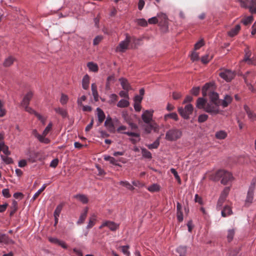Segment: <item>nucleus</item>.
Returning a JSON list of instances; mask_svg holds the SVG:
<instances>
[{
  "mask_svg": "<svg viewBox=\"0 0 256 256\" xmlns=\"http://www.w3.org/2000/svg\"><path fill=\"white\" fill-rule=\"evenodd\" d=\"M210 178L215 181L221 178V183L224 185L230 184L234 179L230 172L224 170H218Z\"/></svg>",
  "mask_w": 256,
  "mask_h": 256,
  "instance_id": "1",
  "label": "nucleus"
},
{
  "mask_svg": "<svg viewBox=\"0 0 256 256\" xmlns=\"http://www.w3.org/2000/svg\"><path fill=\"white\" fill-rule=\"evenodd\" d=\"M214 84L213 83L206 84L202 88V94L203 96L207 94L209 96L210 102H216L220 104V100H218V95L216 92L212 91Z\"/></svg>",
  "mask_w": 256,
  "mask_h": 256,
  "instance_id": "2",
  "label": "nucleus"
},
{
  "mask_svg": "<svg viewBox=\"0 0 256 256\" xmlns=\"http://www.w3.org/2000/svg\"><path fill=\"white\" fill-rule=\"evenodd\" d=\"M220 103L208 102L206 103L204 108V110L212 115H216L220 112Z\"/></svg>",
  "mask_w": 256,
  "mask_h": 256,
  "instance_id": "3",
  "label": "nucleus"
},
{
  "mask_svg": "<svg viewBox=\"0 0 256 256\" xmlns=\"http://www.w3.org/2000/svg\"><path fill=\"white\" fill-rule=\"evenodd\" d=\"M182 136L180 130L172 128L168 130L166 134V139L169 141H174L180 138Z\"/></svg>",
  "mask_w": 256,
  "mask_h": 256,
  "instance_id": "4",
  "label": "nucleus"
},
{
  "mask_svg": "<svg viewBox=\"0 0 256 256\" xmlns=\"http://www.w3.org/2000/svg\"><path fill=\"white\" fill-rule=\"evenodd\" d=\"M178 111L183 118L188 119L193 111V106L192 104H186L184 108H179Z\"/></svg>",
  "mask_w": 256,
  "mask_h": 256,
  "instance_id": "5",
  "label": "nucleus"
},
{
  "mask_svg": "<svg viewBox=\"0 0 256 256\" xmlns=\"http://www.w3.org/2000/svg\"><path fill=\"white\" fill-rule=\"evenodd\" d=\"M240 4L242 7L248 8L252 14H256V0H240Z\"/></svg>",
  "mask_w": 256,
  "mask_h": 256,
  "instance_id": "6",
  "label": "nucleus"
},
{
  "mask_svg": "<svg viewBox=\"0 0 256 256\" xmlns=\"http://www.w3.org/2000/svg\"><path fill=\"white\" fill-rule=\"evenodd\" d=\"M130 42V38L127 36L124 40L120 42L118 46L116 48V51L121 52H125L128 48Z\"/></svg>",
  "mask_w": 256,
  "mask_h": 256,
  "instance_id": "7",
  "label": "nucleus"
},
{
  "mask_svg": "<svg viewBox=\"0 0 256 256\" xmlns=\"http://www.w3.org/2000/svg\"><path fill=\"white\" fill-rule=\"evenodd\" d=\"M106 226L108 227L112 231H116L118 228L119 224L112 221L105 220L102 222V224L99 226V228L102 229Z\"/></svg>",
  "mask_w": 256,
  "mask_h": 256,
  "instance_id": "8",
  "label": "nucleus"
},
{
  "mask_svg": "<svg viewBox=\"0 0 256 256\" xmlns=\"http://www.w3.org/2000/svg\"><path fill=\"white\" fill-rule=\"evenodd\" d=\"M154 112V110L152 109L145 110L143 112L142 114V118L144 123L149 124L152 122Z\"/></svg>",
  "mask_w": 256,
  "mask_h": 256,
  "instance_id": "9",
  "label": "nucleus"
},
{
  "mask_svg": "<svg viewBox=\"0 0 256 256\" xmlns=\"http://www.w3.org/2000/svg\"><path fill=\"white\" fill-rule=\"evenodd\" d=\"M234 75V72L228 70H225L220 73V76L227 82L230 81Z\"/></svg>",
  "mask_w": 256,
  "mask_h": 256,
  "instance_id": "10",
  "label": "nucleus"
},
{
  "mask_svg": "<svg viewBox=\"0 0 256 256\" xmlns=\"http://www.w3.org/2000/svg\"><path fill=\"white\" fill-rule=\"evenodd\" d=\"M159 25L164 27L166 30L168 28V17L166 14L163 13L158 14Z\"/></svg>",
  "mask_w": 256,
  "mask_h": 256,
  "instance_id": "11",
  "label": "nucleus"
},
{
  "mask_svg": "<svg viewBox=\"0 0 256 256\" xmlns=\"http://www.w3.org/2000/svg\"><path fill=\"white\" fill-rule=\"evenodd\" d=\"M254 77V74L252 72H248L244 76L246 83L249 86V89L252 91L254 90V88L250 84L251 80Z\"/></svg>",
  "mask_w": 256,
  "mask_h": 256,
  "instance_id": "12",
  "label": "nucleus"
},
{
  "mask_svg": "<svg viewBox=\"0 0 256 256\" xmlns=\"http://www.w3.org/2000/svg\"><path fill=\"white\" fill-rule=\"evenodd\" d=\"M251 56V52H250L246 50H245V55L244 58V62H246L248 64H254L256 62V56L254 57L253 56L252 58H250V56Z\"/></svg>",
  "mask_w": 256,
  "mask_h": 256,
  "instance_id": "13",
  "label": "nucleus"
},
{
  "mask_svg": "<svg viewBox=\"0 0 256 256\" xmlns=\"http://www.w3.org/2000/svg\"><path fill=\"white\" fill-rule=\"evenodd\" d=\"M33 96V92L31 91L28 92L24 96L20 105L22 106H27L29 104Z\"/></svg>",
  "mask_w": 256,
  "mask_h": 256,
  "instance_id": "14",
  "label": "nucleus"
},
{
  "mask_svg": "<svg viewBox=\"0 0 256 256\" xmlns=\"http://www.w3.org/2000/svg\"><path fill=\"white\" fill-rule=\"evenodd\" d=\"M0 243L5 244H14V242L5 234H0Z\"/></svg>",
  "mask_w": 256,
  "mask_h": 256,
  "instance_id": "15",
  "label": "nucleus"
},
{
  "mask_svg": "<svg viewBox=\"0 0 256 256\" xmlns=\"http://www.w3.org/2000/svg\"><path fill=\"white\" fill-rule=\"evenodd\" d=\"M32 132V134L40 142L44 144H48L50 142V140L48 138H44L43 136L40 134L36 130H33Z\"/></svg>",
  "mask_w": 256,
  "mask_h": 256,
  "instance_id": "16",
  "label": "nucleus"
},
{
  "mask_svg": "<svg viewBox=\"0 0 256 256\" xmlns=\"http://www.w3.org/2000/svg\"><path fill=\"white\" fill-rule=\"evenodd\" d=\"M104 126L108 131L110 132H114L115 131V128L110 118H107L104 122Z\"/></svg>",
  "mask_w": 256,
  "mask_h": 256,
  "instance_id": "17",
  "label": "nucleus"
},
{
  "mask_svg": "<svg viewBox=\"0 0 256 256\" xmlns=\"http://www.w3.org/2000/svg\"><path fill=\"white\" fill-rule=\"evenodd\" d=\"M241 28L240 24H236L234 28L228 32V35L230 37H234L238 34Z\"/></svg>",
  "mask_w": 256,
  "mask_h": 256,
  "instance_id": "18",
  "label": "nucleus"
},
{
  "mask_svg": "<svg viewBox=\"0 0 256 256\" xmlns=\"http://www.w3.org/2000/svg\"><path fill=\"white\" fill-rule=\"evenodd\" d=\"M119 81L120 83V84L122 88L126 91H128L131 89V87L130 85V84L128 82L127 80L124 78H120L119 79Z\"/></svg>",
  "mask_w": 256,
  "mask_h": 256,
  "instance_id": "19",
  "label": "nucleus"
},
{
  "mask_svg": "<svg viewBox=\"0 0 256 256\" xmlns=\"http://www.w3.org/2000/svg\"><path fill=\"white\" fill-rule=\"evenodd\" d=\"M97 220V216L95 214H92L89 218L88 222L86 226V228L89 229L92 228L96 224Z\"/></svg>",
  "mask_w": 256,
  "mask_h": 256,
  "instance_id": "20",
  "label": "nucleus"
},
{
  "mask_svg": "<svg viewBox=\"0 0 256 256\" xmlns=\"http://www.w3.org/2000/svg\"><path fill=\"white\" fill-rule=\"evenodd\" d=\"M254 186H252L248 192L247 196L246 198V202L250 203L252 202L253 200V196H254Z\"/></svg>",
  "mask_w": 256,
  "mask_h": 256,
  "instance_id": "21",
  "label": "nucleus"
},
{
  "mask_svg": "<svg viewBox=\"0 0 256 256\" xmlns=\"http://www.w3.org/2000/svg\"><path fill=\"white\" fill-rule=\"evenodd\" d=\"M88 212V208H85L83 212L80 214V216L76 222L78 224H80L84 222V220L86 218Z\"/></svg>",
  "mask_w": 256,
  "mask_h": 256,
  "instance_id": "22",
  "label": "nucleus"
},
{
  "mask_svg": "<svg viewBox=\"0 0 256 256\" xmlns=\"http://www.w3.org/2000/svg\"><path fill=\"white\" fill-rule=\"evenodd\" d=\"M244 110L248 114L249 119L252 121L254 120L256 118V114L252 111L247 106H244Z\"/></svg>",
  "mask_w": 256,
  "mask_h": 256,
  "instance_id": "23",
  "label": "nucleus"
},
{
  "mask_svg": "<svg viewBox=\"0 0 256 256\" xmlns=\"http://www.w3.org/2000/svg\"><path fill=\"white\" fill-rule=\"evenodd\" d=\"M90 84V76L88 74H86L82 80V86L84 90H87L89 88Z\"/></svg>",
  "mask_w": 256,
  "mask_h": 256,
  "instance_id": "24",
  "label": "nucleus"
},
{
  "mask_svg": "<svg viewBox=\"0 0 256 256\" xmlns=\"http://www.w3.org/2000/svg\"><path fill=\"white\" fill-rule=\"evenodd\" d=\"M87 66L90 72H96L98 71V66L94 62H88L87 64Z\"/></svg>",
  "mask_w": 256,
  "mask_h": 256,
  "instance_id": "25",
  "label": "nucleus"
},
{
  "mask_svg": "<svg viewBox=\"0 0 256 256\" xmlns=\"http://www.w3.org/2000/svg\"><path fill=\"white\" fill-rule=\"evenodd\" d=\"M147 190L151 192H159L160 190V186L157 184H154L147 188Z\"/></svg>",
  "mask_w": 256,
  "mask_h": 256,
  "instance_id": "26",
  "label": "nucleus"
},
{
  "mask_svg": "<svg viewBox=\"0 0 256 256\" xmlns=\"http://www.w3.org/2000/svg\"><path fill=\"white\" fill-rule=\"evenodd\" d=\"M0 152H2L6 156L10 154V152L8 150V146L5 145L2 142H0Z\"/></svg>",
  "mask_w": 256,
  "mask_h": 256,
  "instance_id": "27",
  "label": "nucleus"
},
{
  "mask_svg": "<svg viewBox=\"0 0 256 256\" xmlns=\"http://www.w3.org/2000/svg\"><path fill=\"white\" fill-rule=\"evenodd\" d=\"M206 104V100L205 99L202 98H200L198 99L196 105L198 108L200 109H203L204 110V108Z\"/></svg>",
  "mask_w": 256,
  "mask_h": 256,
  "instance_id": "28",
  "label": "nucleus"
},
{
  "mask_svg": "<svg viewBox=\"0 0 256 256\" xmlns=\"http://www.w3.org/2000/svg\"><path fill=\"white\" fill-rule=\"evenodd\" d=\"M74 198L78 200L83 204H86L88 202V198L84 194H78L74 196Z\"/></svg>",
  "mask_w": 256,
  "mask_h": 256,
  "instance_id": "29",
  "label": "nucleus"
},
{
  "mask_svg": "<svg viewBox=\"0 0 256 256\" xmlns=\"http://www.w3.org/2000/svg\"><path fill=\"white\" fill-rule=\"evenodd\" d=\"M97 116L100 124L102 123L105 118V114L104 112L99 108H96Z\"/></svg>",
  "mask_w": 256,
  "mask_h": 256,
  "instance_id": "30",
  "label": "nucleus"
},
{
  "mask_svg": "<svg viewBox=\"0 0 256 256\" xmlns=\"http://www.w3.org/2000/svg\"><path fill=\"white\" fill-rule=\"evenodd\" d=\"M232 101V98L229 95H226L222 100V105L223 108L226 107Z\"/></svg>",
  "mask_w": 256,
  "mask_h": 256,
  "instance_id": "31",
  "label": "nucleus"
},
{
  "mask_svg": "<svg viewBox=\"0 0 256 256\" xmlns=\"http://www.w3.org/2000/svg\"><path fill=\"white\" fill-rule=\"evenodd\" d=\"M227 136V133L224 130H219L216 132L215 136L217 139L223 140Z\"/></svg>",
  "mask_w": 256,
  "mask_h": 256,
  "instance_id": "32",
  "label": "nucleus"
},
{
  "mask_svg": "<svg viewBox=\"0 0 256 256\" xmlns=\"http://www.w3.org/2000/svg\"><path fill=\"white\" fill-rule=\"evenodd\" d=\"M130 104L128 100L122 99L120 100L117 104V106L119 108H126Z\"/></svg>",
  "mask_w": 256,
  "mask_h": 256,
  "instance_id": "33",
  "label": "nucleus"
},
{
  "mask_svg": "<svg viewBox=\"0 0 256 256\" xmlns=\"http://www.w3.org/2000/svg\"><path fill=\"white\" fill-rule=\"evenodd\" d=\"M232 214V210L230 206H226L222 211V216L224 217L228 216Z\"/></svg>",
  "mask_w": 256,
  "mask_h": 256,
  "instance_id": "34",
  "label": "nucleus"
},
{
  "mask_svg": "<svg viewBox=\"0 0 256 256\" xmlns=\"http://www.w3.org/2000/svg\"><path fill=\"white\" fill-rule=\"evenodd\" d=\"M14 60V58L12 56H10L6 58L4 62V66L6 67L10 66Z\"/></svg>",
  "mask_w": 256,
  "mask_h": 256,
  "instance_id": "35",
  "label": "nucleus"
},
{
  "mask_svg": "<svg viewBox=\"0 0 256 256\" xmlns=\"http://www.w3.org/2000/svg\"><path fill=\"white\" fill-rule=\"evenodd\" d=\"M54 110L56 113L62 116L63 118H66L67 116V112L66 110L64 108H54Z\"/></svg>",
  "mask_w": 256,
  "mask_h": 256,
  "instance_id": "36",
  "label": "nucleus"
},
{
  "mask_svg": "<svg viewBox=\"0 0 256 256\" xmlns=\"http://www.w3.org/2000/svg\"><path fill=\"white\" fill-rule=\"evenodd\" d=\"M120 184L125 187L126 188L129 190H133L134 189V186L128 181H120Z\"/></svg>",
  "mask_w": 256,
  "mask_h": 256,
  "instance_id": "37",
  "label": "nucleus"
},
{
  "mask_svg": "<svg viewBox=\"0 0 256 256\" xmlns=\"http://www.w3.org/2000/svg\"><path fill=\"white\" fill-rule=\"evenodd\" d=\"M6 113V110L4 106V102L0 100V118L4 116Z\"/></svg>",
  "mask_w": 256,
  "mask_h": 256,
  "instance_id": "38",
  "label": "nucleus"
},
{
  "mask_svg": "<svg viewBox=\"0 0 256 256\" xmlns=\"http://www.w3.org/2000/svg\"><path fill=\"white\" fill-rule=\"evenodd\" d=\"M142 154V156L146 158H152V154L151 153L148 151L146 149L144 148H141Z\"/></svg>",
  "mask_w": 256,
  "mask_h": 256,
  "instance_id": "39",
  "label": "nucleus"
},
{
  "mask_svg": "<svg viewBox=\"0 0 256 256\" xmlns=\"http://www.w3.org/2000/svg\"><path fill=\"white\" fill-rule=\"evenodd\" d=\"M168 118H171L173 120H178V114L175 112L166 114L164 116V120H167Z\"/></svg>",
  "mask_w": 256,
  "mask_h": 256,
  "instance_id": "40",
  "label": "nucleus"
},
{
  "mask_svg": "<svg viewBox=\"0 0 256 256\" xmlns=\"http://www.w3.org/2000/svg\"><path fill=\"white\" fill-rule=\"evenodd\" d=\"M235 234V230L234 228L230 229L228 230V234L226 236L228 242H230L234 238Z\"/></svg>",
  "mask_w": 256,
  "mask_h": 256,
  "instance_id": "41",
  "label": "nucleus"
},
{
  "mask_svg": "<svg viewBox=\"0 0 256 256\" xmlns=\"http://www.w3.org/2000/svg\"><path fill=\"white\" fill-rule=\"evenodd\" d=\"M177 252L180 254V256H186V248L184 246H180L177 248Z\"/></svg>",
  "mask_w": 256,
  "mask_h": 256,
  "instance_id": "42",
  "label": "nucleus"
},
{
  "mask_svg": "<svg viewBox=\"0 0 256 256\" xmlns=\"http://www.w3.org/2000/svg\"><path fill=\"white\" fill-rule=\"evenodd\" d=\"M46 186V184H44L40 188L33 196V197L32 199V200H34L36 198L41 194V192L44 190Z\"/></svg>",
  "mask_w": 256,
  "mask_h": 256,
  "instance_id": "43",
  "label": "nucleus"
},
{
  "mask_svg": "<svg viewBox=\"0 0 256 256\" xmlns=\"http://www.w3.org/2000/svg\"><path fill=\"white\" fill-rule=\"evenodd\" d=\"M52 123L50 122L48 124L46 128L42 132V136H43L44 138H46V136L48 134L50 130L52 128Z\"/></svg>",
  "mask_w": 256,
  "mask_h": 256,
  "instance_id": "44",
  "label": "nucleus"
},
{
  "mask_svg": "<svg viewBox=\"0 0 256 256\" xmlns=\"http://www.w3.org/2000/svg\"><path fill=\"white\" fill-rule=\"evenodd\" d=\"M212 58V56L207 54L201 58V60L204 64H207Z\"/></svg>",
  "mask_w": 256,
  "mask_h": 256,
  "instance_id": "45",
  "label": "nucleus"
},
{
  "mask_svg": "<svg viewBox=\"0 0 256 256\" xmlns=\"http://www.w3.org/2000/svg\"><path fill=\"white\" fill-rule=\"evenodd\" d=\"M253 20L252 16H248L246 17L244 19L242 20V22L244 25H248L251 23Z\"/></svg>",
  "mask_w": 256,
  "mask_h": 256,
  "instance_id": "46",
  "label": "nucleus"
},
{
  "mask_svg": "<svg viewBox=\"0 0 256 256\" xmlns=\"http://www.w3.org/2000/svg\"><path fill=\"white\" fill-rule=\"evenodd\" d=\"M0 157L2 161L6 164H10L13 162L12 159L10 157H8V156H4L3 155H1Z\"/></svg>",
  "mask_w": 256,
  "mask_h": 256,
  "instance_id": "47",
  "label": "nucleus"
},
{
  "mask_svg": "<svg viewBox=\"0 0 256 256\" xmlns=\"http://www.w3.org/2000/svg\"><path fill=\"white\" fill-rule=\"evenodd\" d=\"M109 98L108 102L110 104H113L118 100V96L116 94H112L110 95Z\"/></svg>",
  "mask_w": 256,
  "mask_h": 256,
  "instance_id": "48",
  "label": "nucleus"
},
{
  "mask_svg": "<svg viewBox=\"0 0 256 256\" xmlns=\"http://www.w3.org/2000/svg\"><path fill=\"white\" fill-rule=\"evenodd\" d=\"M36 116L38 119L43 124H46V117L44 116L41 115L40 114L36 113Z\"/></svg>",
  "mask_w": 256,
  "mask_h": 256,
  "instance_id": "49",
  "label": "nucleus"
},
{
  "mask_svg": "<svg viewBox=\"0 0 256 256\" xmlns=\"http://www.w3.org/2000/svg\"><path fill=\"white\" fill-rule=\"evenodd\" d=\"M230 190V187H229V186L226 187L224 189L222 192L220 196L226 198L229 194Z\"/></svg>",
  "mask_w": 256,
  "mask_h": 256,
  "instance_id": "50",
  "label": "nucleus"
},
{
  "mask_svg": "<svg viewBox=\"0 0 256 256\" xmlns=\"http://www.w3.org/2000/svg\"><path fill=\"white\" fill-rule=\"evenodd\" d=\"M104 158L105 160L109 161L110 163L113 164H116V159L113 157L110 156H104Z\"/></svg>",
  "mask_w": 256,
  "mask_h": 256,
  "instance_id": "51",
  "label": "nucleus"
},
{
  "mask_svg": "<svg viewBox=\"0 0 256 256\" xmlns=\"http://www.w3.org/2000/svg\"><path fill=\"white\" fill-rule=\"evenodd\" d=\"M159 140H158L152 144H147L146 146L149 149H153L157 148L159 146Z\"/></svg>",
  "mask_w": 256,
  "mask_h": 256,
  "instance_id": "52",
  "label": "nucleus"
},
{
  "mask_svg": "<svg viewBox=\"0 0 256 256\" xmlns=\"http://www.w3.org/2000/svg\"><path fill=\"white\" fill-rule=\"evenodd\" d=\"M62 204H60L57 206V207L54 210V216L59 217L60 213L62 210Z\"/></svg>",
  "mask_w": 256,
  "mask_h": 256,
  "instance_id": "53",
  "label": "nucleus"
},
{
  "mask_svg": "<svg viewBox=\"0 0 256 256\" xmlns=\"http://www.w3.org/2000/svg\"><path fill=\"white\" fill-rule=\"evenodd\" d=\"M68 96L64 94H62L61 97L60 98V102L62 104H66L68 100Z\"/></svg>",
  "mask_w": 256,
  "mask_h": 256,
  "instance_id": "54",
  "label": "nucleus"
},
{
  "mask_svg": "<svg viewBox=\"0 0 256 256\" xmlns=\"http://www.w3.org/2000/svg\"><path fill=\"white\" fill-rule=\"evenodd\" d=\"M24 108L25 110L30 114H34L36 116V113H38L36 112L34 109L30 107L28 105L22 106Z\"/></svg>",
  "mask_w": 256,
  "mask_h": 256,
  "instance_id": "55",
  "label": "nucleus"
},
{
  "mask_svg": "<svg viewBox=\"0 0 256 256\" xmlns=\"http://www.w3.org/2000/svg\"><path fill=\"white\" fill-rule=\"evenodd\" d=\"M129 246H124L121 247L122 252L126 256H129L130 252L128 251Z\"/></svg>",
  "mask_w": 256,
  "mask_h": 256,
  "instance_id": "56",
  "label": "nucleus"
},
{
  "mask_svg": "<svg viewBox=\"0 0 256 256\" xmlns=\"http://www.w3.org/2000/svg\"><path fill=\"white\" fill-rule=\"evenodd\" d=\"M208 116L206 114H202L199 116L198 118V121L199 122H203L207 120Z\"/></svg>",
  "mask_w": 256,
  "mask_h": 256,
  "instance_id": "57",
  "label": "nucleus"
},
{
  "mask_svg": "<svg viewBox=\"0 0 256 256\" xmlns=\"http://www.w3.org/2000/svg\"><path fill=\"white\" fill-rule=\"evenodd\" d=\"M204 45V42L202 40H201L198 42L194 45V50H198L200 49L202 46Z\"/></svg>",
  "mask_w": 256,
  "mask_h": 256,
  "instance_id": "58",
  "label": "nucleus"
},
{
  "mask_svg": "<svg viewBox=\"0 0 256 256\" xmlns=\"http://www.w3.org/2000/svg\"><path fill=\"white\" fill-rule=\"evenodd\" d=\"M148 22L144 18H140L137 20L138 24L143 26H146L148 25Z\"/></svg>",
  "mask_w": 256,
  "mask_h": 256,
  "instance_id": "59",
  "label": "nucleus"
},
{
  "mask_svg": "<svg viewBox=\"0 0 256 256\" xmlns=\"http://www.w3.org/2000/svg\"><path fill=\"white\" fill-rule=\"evenodd\" d=\"M148 22L150 24H156L158 22V15L156 16H154L148 20Z\"/></svg>",
  "mask_w": 256,
  "mask_h": 256,
  "instance_id": "60",
  "label": "nucleus"
},
{
  "mask_svg": "<svg viewBox=\"0 0 256 256\" xmlns=\"http://www.w3.org/2000/svg\"><path fill=\"white\" fill-rule=\"evenodd\" d=\"M128 91L121 90L119 92V95L122 98H124L125 99L129 100V96L128 94Z\"/></svg>",
  "mask_w": 256,
  "mask_h": 256,
  "instance_id": "61",
  "label": "nucleus"
},
{
  "mask_svg": "<svg viewBox=\"0 0 256 256\" xmlns=\"http://www.w3.org/2000/svg\"><path fill=\"white\" fill-rule=\"evenodd\" d=\"M190 58L192 61H196L198 60V54L196 52H193L190 55Z\"/></svg>",
  "mask_w": 256,
  "mask_h": 256,
  "instance_id": "62",
  "label": "nucleus"
},
{
  "mask_svg": "<svg viewBox=\"0 0 256 256\" xmlns=\"http://www.w3.org/2000/svg\"><path fill=\"white\" fill-rule=\"evenodd\" d=\"M102 36H96L94 40V41H93L94 45L96 46V45L98 44L102 41Z\"/></svg>",
  "mask_w": 256,
  "mask_h": 256,
  "instance_id": "63",
  "label": "nucleus"
},
{
  "mask_svg": "<svg viewBox=\"0 0 256 256\" xmlns=\"http://www.w3.org/2000/svg\"><path fill=\"white\" fill-rule=\"evenodd\" d=\"M86 99V97L85 96H82L80 98H78L77 100L78 104L79 106H82V102L85 101Z\"/></svg>",
  "mask_w": 256,
  "mask_h": 256,
  "instance_id": "64",
  "label": "nucleus"
}]
</instances>
